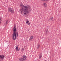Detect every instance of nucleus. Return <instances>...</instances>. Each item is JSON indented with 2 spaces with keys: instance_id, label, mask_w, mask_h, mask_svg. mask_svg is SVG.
I'll return each mask as SVG.
<instances>
[{
  "instance_id": "obj_14",
  "label": "nucleus",
  "mask_w": 61,
  "mask_h": 61,
  "mask_svg": "<svg viewBox=\"0 0 61 61\" xmlns=\"http://www.w3.org/2000/svg\"><path fill=\"white\" fill-rule=\"evenodd\" d=\"M42 55H40L39 56V58L40 59H41V58L42 57Z\"/></svg>"
},
{
  "instance_id": "obj_8",
  "label": "nucleus",
  "mask_w": 61,
  "mask_h": 61,
  "mask_svg": "<svg viewBox=\"0 0 61 61\" xmlns=\"http://www.w3.org/2000/svg\"><path fill=\"white\" fill-rule=\"evenodd\" d=\"M40 44H38L37 45V46L36 47V48L37 49H39L40 47Z\"/></svg>"
},
{
  "instance_id": "obj_12",
  "label": "nucleus",
  "mask_w": 61,
  "mask_h": 61,
  "mask_svg": "<svg viewBox=\"0 0 61 61\" xmlns=\"http://www.w3.org/2000/svg\"><path fill=\"white\" fill-rule=\"evenodd\" d=\"M22 56L23 57V58L24 59H25V58H26V56H25L24 55H23V56Z\"/></svg>"
},
{
  "instance_id": "obj_1",
  "label": "nucleus",
  "mask_w": 61,
  "mask_h": 61,
  "mask_svg": "<svg viewBox=\"0 0 61 61\" xmlns=\"http://www.w3.org/2000/svg\"><path fill=\"white\" fill-rule=\"evenodd\" d=\"M13 37L12 38V39L13 40H15L16 38V36H18V32H16V26H15L13 28Z\"/></svg>"
},
{
  "instance_id": "obj_11",
  "label": "nucleus",
  "mask_w": 61,
  "mask_h": 61,
  "mask_svg": "<svg viewBox=\"0 0 61 61\" xmlns=\"http://www.w3.org/2000/svg\"><path fill=\"white\" fill-rule=\"evenodd\" d=\"M46 35H47V33L48 32V29H46Z\"/></svg>"
},
{
  "instance_id": "obj_7",
  "label": "nucleus",
  "mask_w": 61,
  "mask_h": 61,
  "mask_svg": "<svg viewBox=\"0 0 61 61\" xmlns=\"http://www.w3.org/2000/svg\"><path fill=\"white\" fill-rule=\"evenodd\" d=\"M15 49L16 51H19V50H20V48L18 49V46H17L15 48Z\"/></svg>"
},
{
  "instance_id": "obj_9",
  "label": "nucleus",
  "mask_w": 61,
  "mask_h": 61,
  "mask_svg": "<svg viewBox=\"0 0 61 61\" xmlns=\"http://www.w3.org/2000/svg\"><path fill=\"white\" fill-rule=\"evenodd\" d=\"M33 38H34V36H31L30 38V39H29V40L30 41H31L32 39H33Z\"/></svg>"
},
{
  "instance_id": "obj_15",
  "label": "nucleus",
  "mask_w": 61,
  "mask_h": 61,
  "mask_svg": "<svg viewBox=\"0 0 61 61\" xmlns=\"http://www.w3.org/2000/svg\"><path fill=\"white\" fill-rule=\"evenodd\" d=\"M50 20L51 21H53V17H51L50 18Z\"/></svg>"
},
{
  "instance_id": "obj_17",
  "label": "nucleus",
  "mask_w": 61,
  "mask_h": 61,
  "mask_svg": "<svg viewBox=\"0 0 61 61\" xmlns=\"http://www.w3.org/2000/svg\"><path fill=\"white\" fill-rule=\"evenodd\" d=\"M41 1H46V0H41Z\"/></svg>"
},
{
  "instance_id": "obj_21",
  "label": "nucleus",
  "mask_w": 61,
  "mask_h": 61,
  "mask_svg": "<svg viewBox=\"0 0 61 61\" xmlns=\"http://www.w3.org/2000/svg\"><path fill=\"white\" fill-rule=\"evenodd\" d=\"M39 61H40L39 60Z\"/></svg>"
},
{
  "instance_id": "obj_16",
  "label": "nucleus",
  "mask_w": 61,
  "mask_h": 61,
  "mask_svg": "<svg viewBox=\"0 0 61 61\" xmlns=\"http://www.w3.org/2000/svg\"><path fill=\"white\" fill-rule=\"evenodd\" d=\"M1 20H2V17H0V24L1 23Z\"/></svg>"
},
{
  "instance_id": "obj_13",
  "label": "nucleus",
  "mask_w": 61,
  "mask_h": 61,
  "mask_svg": "<svg viewBox=\"0 0 61 61\" xmlns=\"http://www.w3.org/2000/svg\"><path fill=\"white\" fill-rule=\"evenodd\" d=\"M44 6L45 7H46L47 6V5L46 3H44Z\"/></svg>"
},
{
  "instance_id": "obj_19",
  "label": "nucleus",
  "mask_w": 61,
  "mask_h": 61,
  "mask_svg": "<svg viewBox=\"0 0 61 61\" xmlns=\"http://www.w3.org/2000/svg\"><path fill=\"white\" fill-rule=\"evenodd\" d=\"M47 1H48V0H46Z\"/></svg>"
},
{
  "instance_id": "obj_18",
  "label": "nucleus",
  "mask_w": 61,
  "mask_h": 61,
  "mask_svg": "<svg viewBox=\"0 0 61 61\" xmlns=\"http://www.w3.org/2000/svg\"><path fill=\"white\" fill-rule=\"evenodd\" d=\"M7 20L6 21V24H7Z\"/></svg>"
},
{
  "instance_id": "obj_20",
  "label": "nucleus",
  "mask_w": 61,
  "mask_h": 61,
  "mask_svg": "<svg viewBox=\"0 0 61 61\" xmlns=\"http://www.w3.org/2000/svg\"><path fill=\"white\" fill-rule=\"evenodd\" d=\"M23 50H24V49H22Z\"/></svg>"
},
{
  "instance_id": "obj_10",
  "label": "nucleus",
  "mask_w": 61,
  "mask_h": 61,
  "mask_svg": "<svg viewBox=\"0 0 61 61\" xmlns=\"http://www.w3.org/2000/svg\"><path fill=\"white\" fill-rule=\"evenodd\" d=\"M26 23L27 25H30V23H29V22L28 20H27L26 22Z\"/></svg>"
},
{
  "instance_id": "obj_6",
  "label": "nucleus",
  "mask_w": 61,
  "mask_h": 61,
  "mask_svg": "<svg viewBox=\"0 0 61 61\" xmlns=\"http://www.w3.org/2000/svg\"><path fill=\"white\" fill-rule=\"evenodd\" d=\"M19 60L20 61H25V59L23 58H21L19 59Z\"/></svg>"
},
{
  "instance_id": "obj_4",
  "label": "nucleus",
  "mask_w": 61,
  "mask_h": 61,
  "mask_svg": "<svg viewBox=\"0 0 61 61\" xmlns=\"http://www.w3.org/2000/svg\"><path fill=\"white\" fill-rule=\"evenodd\" d=\"M8 12H10L11 13H14L15 12L14 9L10 7H9L8 9Z\"/></svg>"
},
{
  "instance_id": "obj_2",
  "label": "nucleus",
  "mask_w": 61,
  "mask_h": 61,
  "mask_svg": "<svg viewBox=\"0 0 61 61\" xmlns=\"http://www.w3.org/2000/svg\"><path fill=\"white\" fill-rule=\"evenodd\" d=\"M22 7V8L20 9V11L21 14H22L23 13H24H24H25L24 14L25 15H26V13H30V12H31V8L30 7H29V9L28 10V11L26 12H25V9L23 8V7Z\"/></svg>"
},
{
  "instance_id": "obj_3",
  "label": "nucleus",
  "mask_w": 61,
  "mask_h": 61,
  "mask_svg": "<svg viewBox=\"0 0 61 61\" xmlns=\"http://www.w3.org/2000/svg\"><path fill=\"white\" fill-rule=\"evenodd\" d=\"M21 6H22L24 8V12H27L28 11V9L29 8V7H30V6L29 5H28L26 6L22 4H20Z\"/></svg>"
},
{
  "instance_id": "obj_5",
  "label": "nucleus",
  "mask_w": 61,
  "mask_h": 61,
  "mask_svg": "<svg viewBox=\"0 0 61 61\" xmlns=\"http://www.w3.org/2000/svg\"><path fill=\"white\" fill-rule=\"evenodd\" d=\"M5 57V56L4 55H0V60H2Z\"/></svg>"
}]
</instances>
